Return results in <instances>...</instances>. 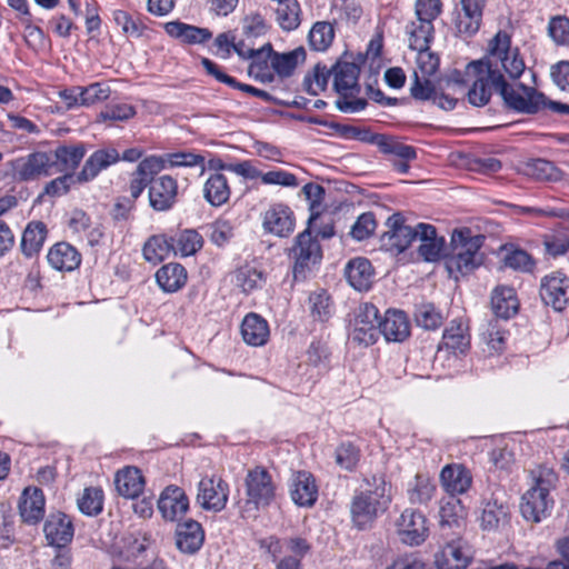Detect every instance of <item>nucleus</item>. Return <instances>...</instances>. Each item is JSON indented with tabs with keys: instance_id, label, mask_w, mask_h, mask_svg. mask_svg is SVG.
Here are the masks:
<instances>
[{
	"instance_id": "nucleus-55",
	"label": "nucleus",
	"mask_w": 569,
	"mask_h": 569,
	"mask_svg": "<svg viewBox=\"0 0 569 569\" xmlns=\"http://www.w3.org/2000/svg\"><path fill=\"white\" fill-rule=\"evenodd\" d=\"M232 50L243 59H251V67H258L262 69L263 66L267 64L268 57L272 52L271 43H266L260 49L247 48L243 41L234 42Z\"/></svg>"
},
{
	"instance_id": "nucleus-27",
	"label": "nucleus",
	"mask_w": 569,
	"mask_h": 569,
	"mask_svg": "<svg viewBox=\"0 0 569 569\" xmlns=\"http://www.w3.org/2000/svg\"><path fill=\"white\" fill-rule=\"evenodd\" d=\"M47 260L54 270L70 272L80 267L82 256L76 247L61 241L49 249Z\"/></svg>"
},
{
	"instance_id": "nucleus-53",
	"label": "nucleus",
	"mask_w": 569,
	"mask_h": 569,
	"mask_svg": "<svg viewBox=\"0 0 569 569\" xmlns=\"http://www.w3.org/2000/svg\"><path fill=\"white\" fill-rule=\"evenodd\" d=\"M415 321L423 329L436 330L442 325L443 316L433 303L426 302L416 306Z\"/></svg>"
},
{
	"instance_id": "nucleus-7",
	"label": "nucleus",
	"mask_w": 569,
	"mask_h": 569,
	"mask_svg": "<svg viewBox=\"0 0 569 569\" xmlns=\"http://www.w3.org/2000/svg\"><path fill=\"white\" fill-rule=\"evenodd\" d=\"M16 181H33L51 174L52 160L47 152L34 151L24 157H18L6 163Z\"/></svg>"
},
{
	"instance_id": "nucleus-64",
	"label": "nucleus",
	"mask_w": 569,
	"mask_h": 569,
	"mask_svg": "<svg viewBox=\"0 0 569 569\" xmlns=\"http://www.w3.org/2000/svg\"><path fill=\"white\" fill-rule=\"evenodd\" d=\"M242 30L248 38H258L268 32L269 24L260 12L254 11L244 16Z\"/></svg>"
},
{
	"instance_id": "nucleus-49",
	"label": "nucleus",
	"mask_w": 569,
	"mask_h": 569,
	"mask_svg": "<svg viewBox=\"0 0 569 569\" xmlns=\"http://www.w3.org/2000/svg\"><path fill=\"white\" fill-rule=\"evenodd\" d=\"M377 147L379 148L380 152L396 156L401 160L412 161L417 158V151L415 147L405 144L392 136L381 133Z\"/></svg>"
},
{
	"instance_id": "nucleus-8",
	"label": "nucleus",
	"mask_w": 569,
	"mask_h": 569,
	"mask_svg": "<svg viewBox=\"0 0 569 569\" xmlns=\"http://www.w3.org/2000/svg\"><path fill=\"white\" fill-rule=\"evenodd\" d=\"M380 321L379 310L373 303L360 305L351 332L352 341L366 347L376 343L380 336Z\"/></svg>"
},
{
	"instance_id": "nucleus-26",
	"label": "nucleus",
	"mask_w": 569,
	"mask_h": 569,
	"mask_svg": "<svg viewBox=\"0 0 569 569\" xmlns=\"http://www.w3.org/2000/svg\"><path fill=\"white\" fill-rule=\"evenodd\" d=\"M203 541L204 531L198 521L188 519L177 525L176 546L181 552L193 555L202 547Z\"/></svg>"
},
{
	"instance_id": "nucleus-3",
	"label": "nucleus",
	"mask_w": 569,
	"mask_h": 569,
	"mask_svg": "<svg viewBox=\"0 0 569 569\" xmlns=\"http://www.w3.org/2000/svg\"><path fill=\"white\" fill-rule=\"evenodd\" d=\"M532 483L522 495L520 512L527 521L538 523L550 516L555 500L550 495L556 488L558 476L548 466H538L531 470Z\"/></svg>"
},
{
	"instance_id": "nucleus-25",
	"label": "nucleus",
	"mask_w": 569,
	"mask_h": 569,
	"mask_svg": "<svg viewBox=\"0 0 569 569\" xmlns=\"http://www.w3.org/2000/svg\"><path fill=\"white\" fill-rule=\"evenodd\" d=\"M410 321L405 311L389 309L380 321V335L388 342H402L410 336Z\"/></svg>"
},
{
	"instance_id": "nucleus-10",
	"label": "nucleus",
	"mask_w": 569,
	"mask_h": 569,
	"mask_svg": "<svg viewBox=\"0 0 569 569\" xmlns=\"http://www.w3.org/2000/svg\"><path fill=\"white\" fill-rule=\"evenodd\" d=\"M388 230L381 237V246L392 254L407 250L413 240H417V226L415 228L405 223L401 213H393L387 220Z\"/></svg>"
},
{
	"instance_id": "nucleus-54",
	"label": "nucleus",
	"mask_w": 569,
	"mask_h": 569,
	"mask_svg": "<svg viewBox=\"0 0 569 569\" xmlns=\"http://www.w3.org/2000/svg\"><path fill=\"white\" fill-rule=\"evenodd\" d=\"M80 511L87 516H97L103 509V491L97 487H89L83 490L78 500Z\"/></svg>"
},
{
	"instance_id": "nucleus-33",
	"label": "nucleus",
	"mask_w": 569,
	"mask_h": 569,
	"mask_svg": "<svg viewBox=\"0 0 569 569\" xmlns=\"http://www.w3.org/2000/svg\"><path fill=\"white\" fill-rule=\"evenodd\" d=\"M169 234L173 247V254L176 256H193L203 246L202 236L194 229L170 230Z\"/></svg>"
},
{
	"instance_id": "nucleus-35",
	"label": "nucleus",
	"mask_w": 569,
	"mask_h": 569,
	"mask_svg": "<svg viewBox=\"0 0 569 569\" xmlns=\"http://www.w3.org/2000/svg\"><path fill=\"white\" fill-rule=\"evenodd\" d=\"M308 305L312 321L322 326H326L336 312L335 302L325 289L310 292Z\"/></svg>"
},
{
	"instance_id": "nucleus-37",
	"label": "nucleus",
	"mask_w": 569,
	"mask_h": 569,
	"mask_svg": "<svg viewBox=\"0 0 569 569\" xmlns=\"http://www.w3.org/2000/svg\"><path fill=\"white\" fill-rule=\"evenodd\" d=\"M20 516L27 523H37L44 515V497L41 489L26 488L19 506Z\"/></svg>"
},
{
	"instance_id": "nucleus-39",
	"label": "nucleus",
	"mask_w": 569,
	"mask_h": 569,
	"mask_svg": "<svg viewBox=\"0 0 569 569\" xmlns=\"http://www.w3.org/2000/svg\"><path fill=\"white\" fill-rule=\"evenodd\" d=\"M114 483L118 492L124 498H137L143 490L144 481L140 470L127 467L116 473Z\"/></svg>"
},
{
	"instance_id": "nucleus-57",
	"label": "nucleus",
	"mask_w": 569,
	"mask_h": 569,
	"mask_svg": "<svg viewBox=\"0 0 569 569\" xmlns=\"http://www.w3.org/2000/svg\"><path fill=\"white\" fill-rule=\"evenodd\" d=\"M144 163L146 158L139 162L131 176L129 191L133 200L138 199L148 186H151L153 177L159 173L158 171H149L147 168H143Z\"/></svg>"
},
{
	"instance_id": "nucleus-47",
	"label": "nucleus",
	"mask_w": 569,
	"mask_h": 569,
	"mask_svg": "<svg viewBox=\"0 0 569 569\" xmlns=\"http://www.w3.org/2000/svg\"><path fill=\"white\" fill-rule=\"evenodd\" d=\"M436 491V485L431 479L423 475H417L409 483L407 493L412 505H425L431 500Z\"/></svg>"
},
{
	"instance_id": "nucleus-24",
	"label": "nucleus",
	"mask_w": 569,
	"mask_h": 569,
	"mask_svg": "<svg viewBox=\"0 0 569 569\" xmlns=\"http://www.w3.org/2000/svg\"><path fill=\"white\" fill-rule=\"evenodd\" d=\"M290 496L299 507H312L318 499L316 479L309 471L300 470L292 473Z\"/></svg>"
},
{
	"instance_id": "nucleus-44",
	"label": "nucleus",
	"mask_w": 569,
	"mask_h": 569,
	"mask_svg": "<svg viewBox=\"0 0 569 569\" xmlns=\"http://www.w3.org/2000/svg\"><path fill=\"white\" fill-rule=\"evenodd\" d=\"M440 478L443 487L451 493H463L471 485L469 471L461 466H446Z\"/></svg>"
},
{
	"instance_id": "nucleus-61",
	"label": "nucleus",
	"mask_w": 569,
	"mask_h": 569,
	"mask_svg": "<svg viewBox=\"0 0 569 569\" xmlns=\"http://www.w3.org/2000/svg\"><path fill=\"white\" fill-rule=\"evenodd\" d=\"M507 516V508L497 501L486 502L481 513V527L486 530L496 529Z\"/></svg>"
},
{
	"instance_id": "nucleus-60",
	"label": "nucleus",
	"mask_w": 569,
	"mask_h": 569,
	"mask_svg": "<svg viewBox=\"0 0 569 569\" xmlns=\"http://www.w3.org/2000/svg\"><path fill=\"white\" fill-rule=\"evenodd\" d=\"M360 460V449L350 441L341 442L336 449V462L346 470H353Z\"/></svg>"
},
{
	"instance_id": "nucleus-18",
	"label": "nucleus",
	"mask_w": 569,
	"mask_h": 569,
	"mask_svg": "<svg viewBox=\"0 0 569 569\" xmlns=\"http://www.w3.org/2000/svg\"><path fill=\"white\" fill-rule=\"evenodd\" d=\"M178 200V181L169 174L153 179L149 187L150 207L159 212L171 210Z\"/></svg>"
},
{
	"instance_id": "nucleus-22",
	"label": "nucleus",
	"mask_w": 569,
	"mask_h": 569,
	"mask_svg": "<svg viewBox=\"0 0 569 569\" xmlns=\"http://www.w3.org/2000/svg\"><path fill=\"white\" fill-rule=\"evenodd\" d=\"M158 509L163 519L178 521L189 509V498L182 488L168 486L160 495Z\"/></svg>"
},
{
	"instance_id": "nucleus-20",
	"label": "nucleus",
	"mask_w": 569,
	"mask_h": 569,
	"mask_svg": "<svg viewBox=\"0 0 569 569\" xmlns=\"http://www.w3.org/2000/svg\"><path fill=\"white\" fill-rule=\"evenodd\" d=\"M201 166L204 170V157L190 151L170 152L161 156H150L146 158L143 168L149 171H162L176 167H196Z\"/></svg>"
},
{
	"instance_id": "nucleus-5",
	"label": "nucleus",
	"mask_w": 569,
	"mask_h": 569,
	"mask_svg": "<svg viewBox=\"0 0 569 569\" xmlns=\"http://www.w3.org/2000/svg\"><path fill=\"white\" fill-rule=\"evenodd\" d=\"M483 242L485 236L473 234L469 228L455 230L449 252L445 256L448 270L467 274L481 266L483 256L480 249Z\"/></svg>"
},
{
	"instance_id": "nucleus-43",
	"label": "nucleus",
	"mask_w": 569,
	"mask_h": 569,
	"mask_svg": "<svg viewBox=\"0 0 569 569\" xmlns=\"http://www.w3.org/2000/svg\"><path fill=\"white\" fill-rule=\"evenodd\" d=\"M142 253L147 261L154 264L167 259L173 253L169 232L151 236L146 241Z\"/></svg>"
},
{
	"instance_id": "nucleus-56",
	"label": "nucleus",
	"mask_w": 569,
	"mask_h": 569,
	"mask_svg": "<svg viewBox=\"0 0 569 569\" xmlns=\"http://www.w3.org/2000/svg\"><path fill=\"white\" fill-rule=\"evenodd\" d=\"M208 237L213 244L222 248L234 237V227L227 219H217L208 226Z\"/></svg>"
},
{
	"instance_id": "nucleus-40",
	"label": "nucleus",
	"mask_w": 569,
	"mask_h": 569,
	"mask_svg": "<svg viewBox=\"0 0 569 569\" xmlns=\"http://www.w3.org/2000/svg\"><path fill=\"white\" fill-rule=\"evenodd\" d=\"M47 226L42 221H31L27 224L21 238V251L24 257L38 254L47 238Z\"/></svg>"
},
{
	"instance_id": "nucleus-50",
	"label": "nucleus",
	"mask_w": 569,
	"mask_h": 569,
	"mask_svg": "<svg viewBox=\"0 0 569 569\" xmlns=\"http://www.w3.org/2000/svg\"><path fill=\"white\" fill-rule=\"evenodd\" d=\"M332 74L331 68L326 64L317 63L312 71L305 76L302 86L303 89L311 96H318L327 88L330 76Z\"/></svg>"
},
{
	"instance_id": "nucleus-30",
	"label": "nucleus",
	"mask_w": 569,
	"mask_h": 569,
	"mask_svg": "<svg viewBox=\"0 0 569 569\" xmlns=\"http://www.w3.org/2000/svg\"><path fill=\"white\" fill-rule=\"evenodd\" d=\"M373 273L371 262L363 257L351 259L345 268L347 281L358 291H367L370 289Z\"/></svg>"
},
{
	"instance_id": "nucleus-59",
	"label": "nucleus",
	"mask_w": 569,
	"mask_h": 569,
	"mask_svg": "<svg viewBox=\"0 0 569 569\" xmlns=\"http://www.w3.org/2000/svg\"><path fill=\"white\" fill-rule=\"evenodd\" d=\"M82 107H91L96 103L103 102L109 99L111 88L107 82H93L89 86L81 87Z\"/></svg>"
},
{
	"instance_id": "nucleus-19",
	"label": "nucleus",
	"mask_w": 569,
	"mask_h": 569,
	"mask_svg": "<svg viewBox=\"0 0 569 569\" xmlns=\"http://www.w3.org/2000/svg\"><path fill=\"white\" fill-rule=\"evenodd\" d=\"M266 232L280 238L289 237L296 227V218L291 208L284 203H272L263 213Z\"/></svg>"
},
{
	"instance_id": "nucleus-58",
	"label": "nucleus",
	"mask_w": 569,
	"mask_h": 569,
	"mask_svg": "<svg viewBox=\"0 0 569 569\" xmlns=\"http://www.w3.org/2000/svg\"><path fill=\"white\" fill-rule=\"evenodd\" d=\"M236 282L246 293L260 288L264 282L263 274L257 268L243 266L236 271Z\"/></svg>"
},
{
	"instance_id": "nucleus-21",
	"label": "nucleus",
	"mask_w": 569,
	"mask_h": 569,
	"mask_svg": "<svg viewBox=\"0 0 569 569\" xmlns=\"http://www.w3.org/2000/svg\"><path fill=\"white\" fill-rule=\"evenodd\" d=\"M48 545L67 547L73 539L74 528L71 518L63 512L50 513L43 525Z\"/></svg>"
},
{
	"instance_id": "nucleus-46",
	"label": "nucleus",
	"mask_w": 569,
	"mask_h": 569,
	"mask_svg": "<svg viewBox=\"0 0 569 569\" xmlns=\"http://www.w3.org/2000/svg\"><path fill=\"white\" fill-rule=\"evenodd\" d=\"M269 58L271 59L273 70L280 77H289L293 73L297 66L306 60V51L302 47L287 53H276L272 51Z\"/></svg>"
},
{
	"instance_id": "nucleus-31",
	"label": "nucleus",
	"mask_w": 569,
	"mask_h": 569,
	"mask_svg": "<svg viewBox=\"0 0 569 569\" xmlns=\"http://www.w3.org/2000/svg\"><path fill=\"white\" fill-rule=\"evenodd\" d=\"M470 347L468 327L460 319H453L446 327L439 350L442 348L453 353H465Z\"/></svg>"
},
{
	"instance_id": "nucleus-32",
	"label": "nucleus",
	"mask_w": 569,
	"mask_h": 569,
	"mask_svg": "<svg viewBox=\"0 0 569 569\" xmlns=\"http://www.w3.org/2000/svg\"><path fill=\"white\" fill-rule=\"evenodd\" d=\"M491 308L493 313L500 319L508 320L515 317L519 311V300L516 290L507 286L495 288L491 295Z\"/></svg>"
},
{
	"instance_id": "nucleus-36",
	"label": "nucleus",
	"mask_w": 569,
	"mask_h": 569,
	"mask_svg": "<svg viewBox=\"0 0 569 569\" xmlns=\"http://www.w3.org/2000/svg\"><path fill=\"white\" fill-rule=\"evenodd\" d=\"M231 188L227 177L221 172H212L203 184V198L212 207H220L228 202Z\"/></svg>"
},
{
	"instance_id": "nucleus-38",
	"label": "nucleus",
	"mask_w": 569,
	"mask_h": 569,
	"mask_svg": "<svg viewBox=\"0 0 569 569\" xmlns=\"http://www.w3.org/2000/svg\"><path fill=\"white\" fill-rule=\"evenodd\" d=\"M164 30L170 37L188 44L204 43L212 37L209 29L191 26L181 21H169L164 23Z\"/></svg>"
},
{
	"instance_id": "nucleus-12",
	"label": "nucleus",
	"mask_w": 569,
	"mask_h": 569,
	"mask_svg": "<svg viewBox=\"0 0 569 569\" xmlns=\"http://www.w3.org/2000/svg\"><path fill=\"white\" fill-rule=\"evenodd\" d=\"M246 492L248 503L256 508L269 506L276 497V486L271 475L263 467L249 470L246 477Z\"/></svg>"
},
{
	"instance_id": "nucleus-16",
	"label": "nucleus",
	"mask_w": 569,
	"mask_h": 569,
	"mask_svg": "<svg viewBox=\"0 0 569 569\" xmlns=\"http://www.w3.org/2000/svg\"><path fill=\"white\" fill-rule=\"evenodd\" d=\"M397 528L401 541L410 546L421 545L429 531L425 515L413 509H406L401 513Z\"/></svg>"
},
{
	"instance_id": "nucleus-14",
	"label": "nucleus",
	"mask_w": 569,
	"mask_h": 569,
	"mask_svg": "<svg viewBox=\"0 0 569 569\" xmlns=\"http://www.w3.org/2000/svg\"><path fill=\"white\" fill-rule=\"evenodd\" d=\"M472 559V547L466 539L458 537L446 543L436 563L438 569H467Z\"/></svg>"
},
{
	"instance_id": "nucleus-13",
	"label": "nucleus",
	"mask_w": 569,
	"mask_h": 569,
	"mask_svg": "<svg viewBox=\"0 0 569 569\" xmlns=\"http://www.w3.org/2000/svg\"><path fill=\"white\" fill-rule=\"evenodd\" d=\"M487 0H460L455 9L453 24L460 34H476L482 22Z\"/></svg>"
},
{
	"instance_id": "nucleus-29",
	"label": "nucleus",
	"mask_w": 569,
	"mask_h": 569,
	"mask_svg": "<svg viewBox=\"0 0 569 569\" xmlns=\"http://www.w3.org/2000/svg\"><path fill=\"white\" fill-rule=\"evenodd\" d=\"M86 153L87 148L83 142L60 144L53 151L54 160L52 161V166L56 164L60 172L73 176V172L81 163Z\"/></svg>"
},
{
	"instance_id": "nucleus-62",
	"label": "nucleus",
	"mask_w": 569,
	"mask_h": 569,
	"mask_svg": "<svg viewBox=\"0 0 569 569\" xmlns=\"http://www.w3.org/2000/svg\"><path fill=\"white\" fill-rule=\"evenodd\" d=\"M377 228V221L373 212H363L352 224L350 234L353 239L362 241L373 234Z\"/></svg>"
},
{
	"instance_id": "nucleus-9",
	"label": "nucleus",
	"mask_w": 569,
	"mask_h": 569,
	"mask_svg": "<svg viewBox=\"0 0 569 569\" xmlns=\"http://www.w3.org/2000/svg\"><path fill=\"white\" fill-rule=\"evenodd\" d=\"M229 485L220 476H204L198 483L197 502L204 510L219 512L227 506Z\"/></svg>"
},
{
	"instance_id": "nucleus-11",
	"label": "nucleus",
	"mask_w": 569,
	"mask_h": 569,
	"mask_svg": "<svg viewBox=\"0 0 569 569\" xmlns=\"http://www.w3.org/2000/svg\"><path fill=\"white\" fill-rule=\"evenodd\" d=\"M539 296L545 306L563 311L569 305V277L559 271L546 274L540 280Z\"/></svg>"
},
{
	"instance_id": "nucleus-1",
	"label": "nucleus",
	"mask_w": 569,
	"mask_h": 569,
	"mask_svg": "<svg viewBox=\"0 0 569 569\" xmlns=\"http://www.w3.org/2000/svg\"><path fill=\"white\" fill-rule=\"evenodd\" d=\"M525 68L518 48L511 49V37L499 30L489 41L486 56L470 61L463 70H452L448 76V84L460 89L473 107L487 106L495 90L508 109L535 114L545 108L546 96L523 83L518 84L521 90L518 92L505 77L506 73L510 79H518Z\"/></svg>"
},
{
	"instance_id": "nucleus-45",
	"label": "nucleus",
	"mask_w": 569,
	"mask_h": 569,
	"mask_svg": "<svg viewBox=\"0 0 569 569\" xmlns=\"http://www.w3.org/2000/svg\"><path fill=\"white\" fill-rule=\"evenodd\" d=\"M406 32L409 37L410 49H429L433 40L435 27L431 22L417 19L407 24Z\"/></svg>"
},
{
	"instance_id": "nucleus-28",
	"label": "nucleus",
	"mask_w": 569,
	"mask_h": 569,
	"mask_svg": "<svg viewBox=\"0 0 569 569\" xmlns=\"http://www.w3.org/2000/svg\"><path fill=\"white\" fill-rule=\"evenodd\" d=\"M243 341L252 347L264 346L270 337L269 325L260 315L248 313L240 327Z\"/></svg>"
},
{
	"instance_id": "nucleus-51",
	"label": "nucleus",
	"mask_w": 569,
	"mask_h": 569,
	"mask_svg": "<svg viewBox=\"0 0 569 569\" xmlns=\"http://www.w3.org/2000/svg\"><path fill=\"white\" fill-rule=\"evenodd\" d=\"M543 244L552 257L565 254L569 250V227L559 226L552 229L543 237Z\"/></svg>"
},
{
	"instance_id": "nucleus-42",
	"label": "nucleus",
	"mask_w": 569,
	"mask_h": 569,
	"mask_svg": "<svg viewBox=\"0 0 569 569\" xmlns=\"http://www.w3.org/2000/svg\"><path fill=\"white\" fill-rule=\"evenodd\" d=\"M521 171L537 181L556 182L562 178L561 170L553 162L541 158L528 160L522 164Z\"/></svg>"
},
{
	"instance_id": "nucleus-2",
	"label": "nucleus",
	"mask_w": 569,
	"mask_h": 569,
	"mask_svg": "<svg viewBox=\"0 0 569 569\" xmlns=\"http://www.w3.org/2000/svg\"><path fill=\"white\" fill-rule=\"evenodd\" d=\"M392 502V485L386 475L375 473L362 479L360 488L355 490L350 501V518L358 530L372 527Z\"/></svg>"
},
{
	"instance_id": "nucleus-17",
	"label": "nucleus",
	"mask_w": 569,
	"mask_h": 569,
	"mask_svg": "<svg viewBox=\"0 0 569 569\" xmlns=\"http://www.w3.org/2000/svg\"><path fill=\"white\" fill-rule=\"evenodd\" d=\"M119 161L120 153L116 148L97 149L86 159L81 170L76 174V182H90L103 170H107Z\"/></svg>"
},
{
	"instance_id": "nucleus-52",
	"label": "nucleus",
	"mask_w": 569,
	"mask_h": 569,
	"mask_svg": "<svg viewBox=\"0 0 569 569\" xmlns=\"http://www.w3.org/2000/svg\"><path fill=\"white\" fill-rule=\"evenodd\" d=\"M112 19L127 37L140 38L147 29L140 16H132L124 10H114Z\"/></svg>"
},
{
	"instance_id": "nucleus-23",
	"label": "nucleus",
	"mask_w": 569,
	"mask_h": 569,
	"mask_svg": "<svg viewBox=\"0 0 569 569\" xmlns=\"http://www.w3.org/2000/svg\"><path fill=\"white\" fill-rule=\"evenodd\" d=\"M417 239L420 240L418 252L425 261L435 262L446 256V240L437 234L432 224L418 223Z\"/></svg>"
},
{
	"instance_id": "nucleus-48",
	"label": "nucleus",
	"mask_w": 569,
	"mask_h": 569,
	"mask_svg": "<svg viewBox=\"0 0 569 569\" xmlns=\"http://www.w3.org/2000/svg\"><path fill=\"white\" fill-rule=\"evenodd\" d=\"M335 39L333 24L328 21H317L309 31V46L315 51H326Z\"/></svg>"
},
{
	"instance_id": "nucleus-41",
	"label": "nucleus",
	"mask_w": 569,
	"mask_h": 569,
	"mask_svg": "<svg viewBox=\"0 0 569 569\" xmlns=\"http://www.w3.org/2000/svg\"><path fill=\"white\" fill-rule=\"evenodd\" d=\"M156 280L164 292H176L187 282V271L180 263H167L156 272Z\"/></svg>"
},
{
	"instance_id": "nucleus-6",
	"label": "nucleus",
	"mask_w": 569,
	"mask_h": 569,
	"mask_svg": "<svg viewBox=\"0 0 569 569\" xmlns=\"http://www.w3.org/2000/svg\"><path fill=\"white\" fill-rule=\"evenodd\" d=\"M290 256L293 258L295 280H303L307 273L322 259V249L316 237L311 234V224L300 232L290 249Z\"/></svg>"
},
{
	"instance_id": "nucleus-34",
	"label": "nucleus",
	"mask_w": 569,
	"mask_h": 569,
	"mask_svg": "<svg viewBox=\"0 0 569 569\" xmlns=\"http://www.w3.org/2000/svg\"><path fill=\"white\" fill-rule=\"evenodd\" d=\"M271 10L283 31H293L301 24L302 10L298 0H281L273 3Z\"/></svg>"
},
{
	"instance_id": "nucleus-15",
	"label": "nucleus",
	"mask_w": 569,
	"mask_h": 569,
	"mask_svg": "<svg viewBox=\"0 0 569 569\" xmlns=\"http://www.w3.org/2000/svg\"><path fill=\"white\" fill-rule=\"evenodd\" d=\"M331 350L326 341L313 340L306 351L303 363L299 369L306 368L302 375L308 376V380L317 381L330 370Z\"/></svg>"
},
{
	"instance_id": "nucleus-63",
	"label": "nucleus",
	"mask_w": 569,
	"mask_h": 569,
	"mask_svg": "<svg viewBox=\"0 0 569 569\" xmlns=\"http://www.w3.org/2000/svg\"><path fill=\"white\" fill-rule=\"evenodd\" d=\"M136 114V109L129 103L108 104L98 116V120L106 121H127Z\"/></svg>"
},
{
	"instance_id": "nucleus-4",
	"label": "nucleus",
	"mask_w": 569,
	"mask_h": 569,
	"mask_svg": "<svg viewBox=\"0 0 569 569\" xmlns=\"http://www.w3.org/2000/svg\"><path fill=\"white\" fill-rule=\"evenodd\" d=\"M348 54L345 53L332 67L333 88L339 94L336 100V107L341 112L355 113L363 110L368 102L366 99L357 98L349 100V96L360 92L359 74L360 63L363 62L362 56L358 57L359 62L347 60Z\"/></svg>"
}]
</instances>
